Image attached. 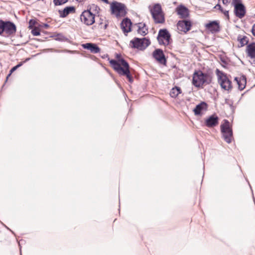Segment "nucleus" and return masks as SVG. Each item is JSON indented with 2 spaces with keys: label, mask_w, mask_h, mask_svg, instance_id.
I'll return each mask as SVG.
<instances>
[{
  "label": "nucleus",
  "mask_w": 255,
  "mask_h": 255,
  "mask_svg": "<svg viewBox=\"0 0 255 255\" xmlns=\"http://www.w3.org/2000/svg\"><path fill=\"white\" fill-rule=\"evenodd\" d=\"M177 27L179 31L186 33L190 30L191 23L189 20H179L177 24Z\"/></svg>",
  "instance_id": "9b49d317"
},
{
  "label": "nucleus",
  "mask_w": 255,
  "mask_h": 255,
  "mask_svg": "<svg viewBox=\"0 0 255 255\" xmlns=\"http://www.w3.org/2000/svg\"><path fill=\"white\" fill-rule=\"evenodd\" d=\"M99 7L95 4L90 6L89 9L84 10L80 15L81 21L87 25H91L95 22V14L92 10H97Z\"/></svg>",
  "instance_id": "7ed1b4c3"
},
{
  "label": "nucleus",
  "mask_w": 255,
  "mask_h": 255,
  "mask_svg": "<svg viewBox=\"0 0 255 255\" xmlns=\"http://www.w3.org/2000/svg\"><path fill=\"white\" fill-rule=\"evenodd\" d=\"M157 39L159 44L167 45L170 43L171 35L166 29H161L158 32Z\"/></svg>",
  "instance_id": "6e6552de"
},
{
  "label": "nucleus",
  "mask_w": 255,
  "mask_h": 255,
  "mask_svg": "<svg viewBox=\"0 0 255 255\" xmlns=\"http://www.w3.org/2000/svg\"><path fill=\"white\" fill-rule=\"evenodd\" d=\"M153 57L159 63L161 64H165L166 63V59L163 51L160 49H157L153 52Z\"/></svg>",
  "instance_id": "f8f14e48"
},
{
  "label": "nucleus",
  "mask_w": 255,
  "mask_h": 255,
  "mask_svg": "<svg viewBox=\"0 0 255 255\" xmlns=\"http://www.w3.org/2000/svg\"><path fill=\"white\" fill-rule=\"evenodd\" d=\"M16 31L15 25L10 21L4 22L0 20V35L4 33L5 36H9L15 34Z\"/></svg>",
  "instance_id": "20e7f679"
},
{
  "label": "nucleus",
  "mask_w": 255,
  "mask_h": 255,
  "mask_svg": "<svg viewBox=\"0 0 255 255\" xmlns=\"http://www.w3.org/2000/svg\"><path fill=\"white\" fill-rule=\"evenodd\" d=\"M252 32L253 35L255 36V23L253 26Z\"/></svg>",
  "instance_id": "473e14b6"
},
{
  "label": "nucleus",
  "mask_w": 255,
  "mask_h": 255,
  "mask_svg": "<svg viewBox=\"0 0 255 255\" xmlns=\"http://www.w3.org/2000/svg\"><path fill=\"white\" fill-rule=\"evenodd\" d=\"M102 0L104 1L106 3H108V0Z\"/></svg>",
  "instance_id": "e433bc0d"
},
{
  "label": "nucleus",
  "mask_w": 255,
  "mask_h": 255,
  "mask_svg": "<svg viewBox=\"0 0 255 255\" xmlns=\"http://www.w3.org/2000/svg\"><path fill=\"white\" fill-rule=\"evenodd\" d=\"M83 47L85 49L90 50V51L94 53H97L100 51V48L95 44L91 43H87L82 45Z\"/></svg>",
  "instance_id": "aec40b11"
},
{
  "label": "nucleus",
  "mask_w": 255,
  "mask_h": 255,
  "mask_svg": "<svg viewBox=\"0 0 255 255\" xmlns=\"http://www.w3.org/2000/svg\"><path fill=\"white\" fill-rule=\"evenodd\" d=\"M180 93V88L178 87H175L171 90L170 95L172 98H176Z\"/></svg>",
  "instance_id": "393cba45"
},
{
  "label": "nucleus",
  "mask_w": 255,
  "mask_h": 255,
  "mask_svg": "<svg viewBox=\"0 0 255 255\" xmlns=\"http://www.w3.org/2000/svg\"><path fill=\"white\" fill-rule=\"evenodd\" d=\"M205 27L212 33L218 32L220 30L219 24L216 21H213L207 23Z\"/></svg>",
  "instance_id": "4468645a"
},
{
  "label": "nucleus",
  "mask_w": 255,
  "mask_h": 255,
  "mask_svg": "<svg viewBox=\"0 0 255 255\" xmlns=\"http://www.w3.org/2000/svg\"><path fill=\"white\" fill-rule=\"evenodd\" d=\"M68 0H53V2L55 5H60L65 3Z\"/></svg>",
  "instance_id": "bb28decb"
},
{
  "label": "nucleus",
  "mask_w": 255,
  "mask_h": 255,
  "mask_svg": "<svg viewBox=\"0 0 255 255\" xmlns=\"http://www.w3.org/2000/svg\"><path fill=\"white\" fill-rule=\"evenodd\" d=\"M155 23H163L165 22V17L164 13L155 15L152 16Z\"/></svg>",
  "instance_id": "b1692460"
},
{
  "label": "nucleus",
  "mask_w": 255,
  "mask_h": 255,
  "mask_svg": "<svg viewBox=\"0 0 255 255\" xmlns=\"http://www.w3.org/2000/svg\"><path fill=\"white\" fill-rule=\"evenodd\" d=\"M59 13L61 17H65L71 13L75 12V8L73 6H67L63 10H59Z\"/></svg>",
  "instance_id": "a211bd4d"
},
{
  "label": "nucleus",
  "mask_w": 255,
  "mask_h": 255,
  "mask_svg": "<svg viewBox=\"0 0 255 255\" xmlns=\"http://www.w3.org/2000/svg\"><path fill=\"white\" fill-rule=\"evenodd\" d=\"M36 21L35 20L33 19H30L29 22V27L30 28H32V27L35 24Z\"/></svg>",
  "instance_id": "c85d7f7f"
},
{
  "label": "nucleus",
  "mask_w": 255,
  "mask_h": 255,
  "mask_svg": "<svg viewBox=\"0 0 255 255\" xmlns=\"http://www.w3.org/2000/svg\"><path fill=\"white\" fill-rule=\"evenodd\" d=\"M107 26V24H105V28H106Z\"/></svg>",
  "instance_id": "58836bf2"
},
{
  "label": "nucleus",
  "mask_w": 255,
  "mask_h": 255,
  "mask_svg": "<svg viewBox=\"0 0 255 255\" xmlns=\"http://www.w3.org/2000/svg\"><path fill=\"white\" fill-rule=\"evenodd\" d=\"M110 63L114 69L120 75L126 76L130 83L133 82L132 78L130 74L129 65L125 59L122 58L119 60V62L112 59L110 61Z\"/></svg>",
  "instance_id": "f257e3e1"
},
{
  "label": "nucleus",
  "mask_w": 255,
  "mask_h": 255,
  "mask_svg": "<svg viewBox=\"0 0 255 255\" xmlns=\"http://www.w3.org/2000/svg\"><path fill=\"white\" fill-rule=\"evenodd\" d=\"M233 3L235 7L236 15L239 18H242L246 14L245 6L240 2V0H233Z\"/></svg>",
  "instance_id": "1a4fd4ad"
},
{
  "label": "nucleus",
  "mask_w": 255,
  "mask_h": 255,
  "mask_svg": "<svg viewBox=\"0 0 255 255\" xmlns=\"http://www.w3.org/2000/svg\"><path fill=\"white\" fill-rule=\"evenodd\" d=\"M221 130L224 140L228 143H231L233 138V131L228 120H224V123L221 125Z\"/></svg>",
  "instance_id": "39448f33"
},
{
  "label": "nucleus",
  "mask_w": 255,
  "mask_h": 255,
  "mask_svg": "<svg viewBox=\"0 0 255 255\" xmlns=\"http://www.w3.org/2000/svg\"><path fill=\"white\" fill-rule=\"evenodd\" d=\"M138 33L144 36L148 33V29L146 27V25L143 23H139L138 24Z\"/></svg>",
  "instance_id": "5701e85b"
},
{
  "label": "nucleus",
  "mask_w": 255,
  "mask_h": 255,
  "mask_svg": "<svg viewBox=\"0 0 255 255\" xmlns=\"http://www.w3.org/2000/svg\"><path fill=\"white\" fill-rule=\"evenodd\" d=\"M176 12L181 18H185L189 16V10L185 6L180 5L176 9Z\"/></svg>",
  "instance_id": "dca6fc26"
},
{
  "label": "nucleus",
  "mask_w": 255,
  "mask_h": 255,
  "mask_svg": "<svg viewBox=\"0 0 255 255\" xmlns=\"http://www.w3.org/2000/svg\"><path fill=\"white\" fill-rule=\"evenodd\" d=\"M112 13L116 17L124 16L126 13V6L124 4L118 2H112L111 5Z\"/></svg>",
  "instance_id": "423d86ee"
},
{
  "label": "nucleus",
  "mask_w": 255,
  "mask_h": 255,
  "mask_svg": "<svg viewBox=\"0 0 255 255\" xmlns=\"http://www.w3.org/2000/svg\"><path fill=\"white\" fill-rule=\"evenodd\" d=\"M212 77L201 71H195L193 75V84L196 87H202L204 85H208L211 83Z\"/></svg>",
  "instance_id": "f03ea898"
},
{
  "label": "nucleus",
  "mask_w": 255,
  "mask_h": 255,
  "mask_svg": "<svg viewBox=\"0 0 255 255\" xmlns=\"http://www.w3.org/2000/svg\"><path fill=\"white\" fill-rule=\"evenodd\" d=\"M17 69V68L16 66H14L13 67H12L10 70V73L8 75V76H7V79L8 78V77L11 74V73L12 72H13L15 70H16Z\"/></svg>",
  "instance_id": "c756f323"
},
{
  "label": "nucleus",
  "mask_w": 255,
  "mask_h": 255,
  "mask_svg": "<svg viewBox=\"0 0 255 255\" xmlns=\"http://www.w3.org/2000/svg\"><path fill=\"white\" fill-rule=\"evenodd\" d=\"M22 65V63L21 62V63H19L18 64H17V65H16L15 66L16 67V68L17 69L18 67H20Z\"/></svg>",
  "instance_id": "f704fd0d"
},
{
  "label": "nucleus",
  "mask_w": 255,
  "mask_h": 255,
  "mask_svg": "<svg viewBox=\"0 0 255 255\" xmlns=\"http://www.w3.org/2000/svg\"><path fill=\"white\" fill-rule=\"evenodd\" d=\"M31 33L34 36H38L40 34L39 29L37 27H34L33 29H32Z\"/></svg>",
  "instance_id": "cd10ccee"
},
{
  "label": "nucleus",
  "mask_w": 255,
  "mask_h": 255,
  "mask_svg": "<svg viewBox=\"0 0 255 255\" xmlns=\"http://www.w3.org/2000/svg\"><path fill=\"white\" fill-rule=\"evenodd\" d=\"M235 80L237 82L239 89L240 90H242L245 88V84L246 83V78L245 76H243L240 78L236 77L235 78Z\"/></svg>",
  "instance_id": "4be33fe9"
},
{
  "label": "nucleus",
  "mask_w": 255,
  "mask_h": 255,
  "mask_svg": "<svg viewBox=\"0 0 255 255\" xmlns=\"http://www.w3.org/2000/svg\"><path fill=\"white\" fill-rule=\"evenodd\" d=\"M222 2L224 4L227 5L228 3H229L230 1L229 0H223Z\"/></svg>",
  "instance_id": "72a5a7b5"
},
{
  "label": "nucleus",
  "mask_w": 255,
  "mask_h": 255,
  "mask_svg": "<svg viewBox=\"0 0 255 255\" xmlns=\"http://www.w3.org/2000/svg\"><path fill=\"white\" fill-rule=\"evenodd\" d=\"M130 42L132 44L131 46L132 48L140 50L145 49L150 44V41L145 38H134Z\"/></svg>",
  "instance_id": "0eeeda50"
},
{
  "label": "nucleus",
  "mask_w": 255,
  "mask_h": 255,
  "mask_svg": "<svg viewBox=\"0 0 255 255\" xmlns=\"http://www.w3.org/2000/svg\"><path fill=\"white\" fill-rule=\"evenodd\" d=\"M207 109V104L202 102L199 104L197 105L195 108L193 110L195 115L198 116L201 115L202 114L203 111H206Z\"/></svg>",
  "instance_id": "f3484780"
},
{
  "label": "nucleus",
  "mask_w": 255,
  "mask_h": 255,
  "mask_svg": "<svg viewBox=\"0 0 255 255\" xmlns=\"http://www.w3.org/2000/svg\"><path fill=\"white\" fill-rule=\"evenodd\" d=\"M248 55L252 59H254L253 63L255 64V43H252L247 47Z\"/></svg>",
  "instance_id": "6ab92c4d"
},
{
  "label": "nucleus",
  "mask_w": 255,
  "mask_h": 255,
  "mask_svg": "<svg viewBox=\"0 0 255 255\" xmlns=\"http://www.w3.org/2000/svg\"><path fill=\"white\" fill-rule=\"evenodd\" d=\"M152 16H155V15L163 13L161 6L159 3L154 4L150 10Z\"/></svg>",
  "instance_id": "412c9836"
},
{
  "label": "nucleus",
  "mask_w": 255,
  "mask_h": 255,
  "mask_svg": "<svg viewBox=\"0 0 255 255\" xmlns=\"http://www.w3.org/2000/svg\"><path fill=\"white\" fill-rule=\"evenodd\" d=\"M76 0L79 2H81L84 1V0Z\"/></svg>",
  "instance_id": "c9c22d12"
},
{
  "label": "nucleus",
  "mask_w": 255,
  "mask_h": 255,
  "mask_svg": "<svg viewBox=\"0 0 255 255\" xmlns=\"http://www.w3.org/2000/svg\"><path fill=\"white\" fill-rule=\"evenodd\" d=\"M131 22L129 18L124 19L121 23V27L124 33H128L131 31Z\"/></svg>",
  "instance_id": "2eb2a0df"
},
{
  "label": "nucleus",
  "mask_w": 255,
  "mask_h": 255,
  "mask_svg": "<svg viewBox=\"0 0 255 255\" xmlns=\"http://www.w3.org/2000/svg\"><path fill=\"white\" fill-rule=\"evenodd\" d=\"M18 244V245L19 247H20V243L19 242H17Z\"/></svg>",
  "instance_id": "4c0bfd02"
},
{
  "label": "nucleus",
  "mask_w": 255,
  "mask_h": 255,
  "mask_svg": "<svg viewBox=\"0 0 255 255\" xmlns=\"http://www.w3.org/2000/svg\"><path fill=\"white\" fill-rule=\"evenodd\" d=\"M218 82L220 84L222 88L225 90L230 91L232 89V82L228 79L227 76L224 73H221V75L219 76Z\"/></svg>",
  "instance_id": "9d476101"
},
{
  "label": "nucleus",
  "mask_w": 255,
  "mask_h": 255,
  "mask_svg": "<svg viewBox=\"0 0 255 255\" xmlns=\"http://www.w3.org/2000/svg\"><path fill=\"white\" fill-rule=\"evenodd\" d=\"M238 40L240 41V44L241 47L247 44L248 43V38L246 36H244L243 37L239 36Z\"/></svg>",
  "instance_id": "a878e982"
},
{
  "label": "nucleus",
  "mask_w": 255,
  "mask_h": 255,
  "mask_svg": "<svg viewBox=\"0 0 255 255\" xmlns=\"http://www.w3.org/2000/svg\"><path fill=\"white\" fill-rule=\"evenodd\" d=\"M219 123V118L215 115L210 116L205 120V125L208 128L216 126Z\"/></svg>",
  "instance_id": "ddd939ff"
},
{
  "label": "nucleus",
  "mask_w": 255,
  "mask_h": 255,
  "mask_svg": "<svg viewBox=\"0 0 255 255\" xmlns=\"http://www.w3.org/2000/svg\"><path fill=\"white\" fill-rule=\"evenodd\" d=\"M223 12L224 15L228 17V18H229V11L226 10H224L223 11H221Z\"/></svg>",
  "instance_id": "7c9ffc66"
},
{
  "label": "nucleus",
  "mask_w": 255,
  "mask_h": 255,
  "mask_svg": "<svg viewBox=\"0 0 255 255\" xmlns=\"http://www.w3.org/2000/svg\"><path fill=\"white\" fill-rule=\"evenodd\" d=\"M215 8L219 9L221 11H223V9L222 8L221 6L219 4H217L215 6Z\"/></svg>",
  "instance_id": "2f4dec72"
}]
</instances>
